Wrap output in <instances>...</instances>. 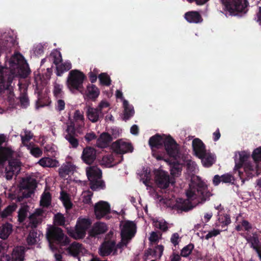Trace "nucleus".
Masks as SVG:
<instances>
[{
    "mask_svg": "<svg viewBox=\"0 0 261 261\" xmlns=\"http://www.w3.org/2000/svg\"><path fill=\"white\" fill-rule=\"evenodd\" d=\"M60 199L66 209H69L72 207V203L70 201L69 196L64 192H61Z\"/></svg>",
    "mask_w": 261,
    "mask_h": 261,
    "instance_id": "obj_48",
    "label": "nucleus"
},
{
    "mask_svg": "<svg viewBox=\"0 0 261 261\" xmlns=\"http://www.w3.org/2000/svg\"><path fill=\"white\" fill-rule=\"evenodd\" d=\"M29 211V207L27 205H22L19 210L18 217V221L20 222H23L28 215Z\"/></svg>",
    "mask_w": 261,
    "mask_h": 261,
    "instance_id": "obj_43",
    "label": "nucleus"
},
{
    "mask_svg": "<svg viewBox=\"0 0 261 261\" xmlns=\"http://www.w3.org/2000/svg\"><path fill=\"white\" fill-rule=\"evenodd\" d=\"M65 103L62 99H58L56 104V109L59 111H61L65 109Z\"/></svg>",
    "mask_w": 261,
    "mask_h": 261,
    "instance_id": "obj_62",
    "label": "nucleus"
},
{
    "mask_svg": "<svg viewBox=\"0 0 261 261\" xmlns=\"http://www.w3.org/2000/svg\"><path fill=\"white\" fill-rule=\"evenodd\" d=\"M70 168L72 170H73L74 168H75V167L70 165H66V166L62 167L59 169V174L62 177H66V175L69 174V169Z\"/></svg>",
    "mask_w": 261,
    "mask_h": 261,
    "instance_id": "obj_53",
    "label": "nucleus"
},
{
    "mask_svg": "<svg viewBox=\"0 0 261 261\" xmlns=\"http://www.w3.org/2000/svg\"><path fill=\"white\" fill-rule=\"evenodd\" d=\"M81 158L84 162L91 164L96 159V150L91 147H87L83 149Z\"/></svg>",
    "mask_w": 261,
    "mask_h": 261,
    "instance_id": "obj_19",
    "label": "nucleus"
},
{
    "mask_svg": "<svg viewBox=\"0 0 261 261\" xmlns=\"http://www.w3.org/2000/svg\"><path fill=\"white\" fill-rule=\"evenodd\" d=\"M100 94L99 89L95 85L89 84L87 86L86 95L87 98L95 101Z\"/></svg>",
    "mask_w": 261,
    "mask_h": 261,
    "instance_id": "obj_24",
    "label": "nucleus"
},
{
    "mask_svg": "<svg viewBox=\"0 0 261 261\" xmlns=\"http://www.w3.org/2000/svg\"><path fill=\"white\" fill-rule=\"evenodd\" d=\"M110 204L103 201L96 203L94 206V213L96 218L100 219L105 217L110 212Z\"/></svg>",
    "mask_w": 261,
    "mask_h": 261,
    "instance_id": "obj_15",
    "label": "nucleus"
},
{
    "mask_svg": "<svg viewBox=\"0 0 261 261\" xmlns=\"http://www.w3.org/2000/svg\"><path fill=\"white\" fill-rule=\"evenodd\" d=\"M112 148L115 152L119 154L132 152L133 151L131 143L122 139L114 142L112 145Z\"/></svg>",
    "mask_w": 261,
    "mask_h": 261,
    "instance_id": "obj_13",
    "label": "nucleus"
},
{
    "mask_svg": "<svg viewBox=\"0 0 261 261\" xmlns=\"http://www.w3.org/2000/svg\"><path fill=\"white\" fill-rule=\"evenodd\" d=\"M27 148L30 150V153L36 158H38L42 155V150L33 143H29V145Z\"/></svg>",
    "mask_w": 261,
    "mask_h": 261,
    "instance_id": "obj_42",
    "label": "nucleus"
},
{
    "mask_svg": "<svg viewBox=\"0 0 261 261\" xmlns=\"http://www.w3.org/2000/svg\"><path fill=\"white\" fill-rule=\"evenodd\" d=\"M17 207V205L15 204L8 206L5 210L2 212L1 215L3 218H5L10 215L13 211H14Z\"/></svg>",
    "mask_w": 261,
    "mask_h": 261,
    "instance_id": "obj_55",
    "label": "nucleus"
},
{
    "mask_svg": "<svg viewBox=\"0 0 261 261\" xmlns=\"http://www.w3.org/2000/svg\"><path fill=\"white\" fill-rule=\"evenodd\" d=\"M33 134L30 131L24 130L23 133L20 135L22 144L27 147L29 145L28 142L33 138Z\"/></svg>",
    "mask_w": 261,
    "mask_h": 261,
    "instance_id": "obj_40",
    "label": "nucleus"
},
{
    "mask_svg": "<svg viewBox=\"0 0 261 261\" xmlns=\"http://www.w3.org/2000/svg\"><path fill=\"white\" fill-rule=\"evenodd\" d=\"M86 76L83 72L74 69L71 70L67 79V86L70 91L76 90L82 92L84 89L83 83Z\"/></svg>",
    "mask_w": 261,
    "mask_h": 261,
    "instance_id": "obj_5",
    "label": "nucleus"
},
{
    "mask_svg": "<svg viewBox=\"0 0 261 261\" xmlns=\"http://www.w3.org/2000/svg\"><path fill=\"white\" fill-rule=\"evenodd\" d=\"M113 138L108 133H103L97 140V145L99 147H105L111 141Z\"/></svg>",
    "mask_w": 261,
    "mask_h": 261,
    "instance_id": "obj_30",
    "label": "nucleus"
},
{
    "mask_svg": "<svg viewBox=\"0 0 261 261\" xmlns=\"http://www.w3.org/2000/svg\"><path fill=\"white\" fill-rule=\"evenodd\" d=\"M155 181L159 187L166 188L170 184L169 176L167 172L163 170H158L155 172Z\"/></svg>",
    "mask_w": 261,
    "mask_h": 261,
    "instance_id": "obj_16",
    "label": "nucleus"
},
{
    "mask_svg": "<svg viewBox=\"0 0 261 261\" xmlns=\"http://www.w3.org/2000/svg\"><path fill=\"white\" fill-rule=\"evenodd\" d=\"M68 252L73 256L84 254L86 250L78 243H73L67 249Z\"/></svg>",
    "mask_w": 261,
    "mask_h": 261,
    "instance_id": "obj_27",
    "label": "nucleus"
},
{
    "mask_svg": "<svg viewBox=\"0 0 261 261\" xmlns=\"http://www.w3.org/2000/svg\"><path fill=\"white\" fill-rule=\"evenodd\" d=\"M20 190H22L23 197L25 198L29 197L33 193L34 185L32 184H29L27 179H23L20 185Z\"/></svg>",
    "mask_w": 261,
    "mask_h": 261,
    "instance_id": "obj_23",
    "label": "nucleus"
},
{
    "mask_svg": "<svg viewBox=\"0 0 261 261\" xmlns=\"http://www.w3.org/2000/svg\"><path fill=\"white\" fill-rule=\"evenodd\" d=\"M233 176L229 173L225 174L221 176V181L222 182L230 183L233 182Z\"/></svg>",
    "mask_w": 261,
    "mask_h": 261,
    "instance_id": "obj_58",
    "label": "nucleus"
},
{
    "mask_svg": "<svg viewBox=\"0 0 261 261\" xmlns=\"http://www.w3.org/2000/svg\"><path fill=\"white\" fill-rule=\"evenodd\" d=\"M220 230L217 229H214L211 231H209L205 236V238L206 240H208L209 239L217 236L220 233Z\"/></svg>",
    "mask_w": 261,
    "mask_h": 261,
    "instance_id": "obj_60",
    "label": "nucleus"
},
{
    "mask_svg": "<svg viewBox=\"0 0 261 261\" xmlns=\"http://www.w3.org/2000/svg\"><path fill=\"white\" fill-rule=\"evenodd\" d=\"M184 18L189 23H198L203 21L201 14L196 11L186 12L184 15Z\"/></svg>",
    "mask_w": 261,
    "mask_h": 261,
    "instance_id": "obj_22",
    "label": "nucleus"
},
{
    "mask_svg": "<svg viewBox=\"0 0 261 261\" xmlns=\"http://www.w3.org/2000/svg\"><path fill=\"white\" fill-rule=\"evenodd\" d=\"M121 228V242L118 244L119 248H121L129 242L135 236L136 232V224L132 221H125L120 223Z\"/></svg>",
    "mask_w": 261,
    "mask_h": 261,
    "instance_id": "obj_10",
    "label": "nucleus"
},
{
    "mask_svg": "<svg viewBox=\"0 0 261 261\" xmlns=\"http://www.w3.org/2000/svg\"><path fill=\"white\" fill-rule=\"evenodd\" d=\"M49 58L56 66L62 61L61 53L57 50L51 53Z\"/></svg>",
    "mask_w": 261,
    "mask_h": 261,
    "instance_id": "obj_38",
    "label": "nucleus"
},
{
    "mask_svg": "<svg viewBox=\"0 0 261 261\" xmlns=\"http://www.w3.org/2000/svg\"><path fill=\"white\" fill-rule=\"evenodd\" d=\"M45 216V213L42 209H37L29 217L30 224L31 227H37L39 224L41 223Z\"/></svg>",
    "mask_w": 261,
    "mask_h": 261,
    "instance_id": "obj_18",
    "label": "nucleus"
},
{
    "mask_svg": "<svg viewBox=\"0 0 261 261\" xmlns=\"http://www.w3.org/2000/svg\"><path fill=\"white\" fill-rule=\"evenodd\" d=\"M123 106L124 110V114H134L135 113L134 107L130 105L127 100L125 99L123 100Z\"/></svg>",
    "mask_w": 261,
    "mask_h": 261,
    "instance_id": "obj_51",
    "label": "nucleus"
},
{
    "mask_svg": "<svg viewBox=\"0 0 261 261\" xmlns=\"http://www.w3.org/2000/svg\"><path fill=\"white\" fill-rule=\"evenodd\" d=\"M193 246L192 245H189L185 247L181 251V255L184 257H187L191 252Z\"/></svg>",
    "mask_w": 261,
    "mask_h": 261,
    "instance_id": "obj_59",
    "label": "nucleus"
},
{
    "mask_svg": "<svg viewBox=\"0 0 261 261\" xmlns=\"http://www.w3.org/2000/svg\"><path fill=\"white\" fill-rule=\"evenodd\" d=\"M163 251L164 246L163 245H158L154 248V255L160 259L163 254Z\"/></svg>",
    "mask_w": 261,
    "mask_h": 261,
    "instance_id": "obj_57",
    "label": "nucleus"
},
{
    "mask_svg": "<svg viewBox=\"0 0 261 261\" xmlns=\"http://www.w3.org/2000/svg\"><path fill=\"white\" fill-rule=\"evenodd\" d=\"M21 163L18 160L14 159L9 161V165L6 168V177L7 179L12 178L13 175L17 174L20 170Z\"/></svg>",
    "mask_w": 261,
    "mask_h": 261,
    "instance_id": "obj_14",
    "label": "nucleus"
},
{
    "mask_svg": "<svg viewBox=\"0 0 261 261\" xmlns=\"http://www.w3.org/2000/svg\"><path fill=\"white\" fill-rule=\"evenodd\" d=\"M219 222L222 224V226H226L230 223V218L227 215L220 216L218 218Z\"/></svg>",
    "mask_w": 261,
    "mask_h": 261,
    "instance_id": "obj_56",
    "label": "nucleus"
},
{
    "mask_svg": "<svg viewBox=\"0 0 261 261\" xmlns=\"http://www.w3.org/2000/svg\"><path fill=\"white\" fill-rule=\"evenodd\" d=\"M13 44L11 41L7 40L0 41V53L9 52L11 50Z\"/></svg>",
    "mask_w": 261,
    "mask_h": 261,
    "instance_id": "obj_41",
    "label": "nucleus"
},
{
    "mask_svg": "<svg viewBox=\"0 0 261 261\" xmlns=\"http://www.w3.org/2000/svg\"><path fill=\"white\" fill-rule=\"evenodd\" d=\"M21 107L27 108L30 104L29 97L27 94V89L25 88L21 92L19 97Z\"/></svg>",
    "mask_w": 261,
    "mask_h": 261,
    "instance_id": "obj_36",
    "label": "nucleus"
},
{
    "mask_svg": "<svg viewBox=\"0 0 261 261\" xmlns=\"http://www.w3.org/2000/svg\"><path fill=\"white\" fill-rule=\"evenodd\" d=\"M222 3L231 15L240 13L245 14L248 11L249 3L247 0H221Z\"/></svg>",
    "mask_w": 261,
    "mask_h": 261,
    "instance_id": "obj_8",
    "label": "nucleus"
},
{
    "mask_svg": "<svg viewBox=\"0 0 261 261\" xmlns=\"http://www.w3.org/2000/svg\"><path fill=\"white\" fill-rule=\"evenodd\" d=\"M87 177L90 181V187L93 190H99L105 188V183L99 182L98 187L95 185V180L100 178L101 170L96 166L88 167L86 169Z\"/></svg>",
    "mask_w": 261,
    "mask_h": 261,
    "instance_id": "obj_11",
    "label": "nucleus"
},
{
    "mask_svg": "<svg viewBox=\"0 0 261 261\" xmlns=\"http://www.w3.org/2000/svg\"><path fill=\"white\" fill-rule=\"evenodd\" d=\"M92 195L93 194L91 191H87L83 192L81 197L83 202L85 204H91Z\"/></svg>",
    "mask_w": 261,
    "mask_h": 261,
    "instance_id": "obj_50",
    "label": "nucleus"
},
{
    "mask_svg": "<svg viewBox=\"0 0 261 261\" xmlns=\"http://www.w3.org/2000/svg\"><path fill=\"white\" fill-rule=\"evenodd\" d=\"M98 78L102 85L109 86L111 84L110 77L107 73H101L99 74Z\"/></svg>",
    "mask_w": 261,
    "mask_h": 261,
    "instance_id": "obj_46",
    "label": "nucleus"
},
{
    "mask_svg": "<svg viewBox=\"0 0 261 261\" xmlns=\"http://www.w3.org/2000/svg\"><path fill=\"white\" fill-rule=\"evenodd\" d=\"M109 102L106 101H101L96 109L89 107L86 114H104L105 111H103V109L109 108Z\"/></svg>",
    "mask_w": 261,
    "mask_h": 261,
    "instance_id": "obj_25",
    "label": "nucleus"
},
{
    "mask_svg": "<svg viewBox=\"0 0 261 261\" xmlns=\"http://www.w3.org/2000/svg\"><path fill=\"white\" fill-rule=\"evenodd\" d=\"M4 249L0 245V261H23L24 258V248L17 247L13 249L11 258L7 254H4Z\"/></svg>",
    "mask_w": 261,
    "mask_h": 261,
    "instance_id": "obj_12",
    "label": "nucleus"
},
{
    "mask_svg": "<svg viewBox=\"0 0 261 261\" xmlns=\"http://www.w3.org/2000/svg\"><path fill=\"white\" fill-rule=\"evenodd\" d=\"M114 161V156L113 154H107L103 156L101 164L106 167H110L114 165L116 163L113 164Z\"/></svg>",
    "mask_w": 261,
    "mask_h": 261,
    "instance_id": "obj_39",
    "label": "nucleus"
},
{
    "mask_svg": "<svg viewBox=\"0 0 261 261\" xmlns=\"http://www.w3.org/2000/svg\"><path fill=\"white\" fill-rule=\"evenodd\" d=\"M54 88L53 92L54 96L57 98L63 97L64 91H63V86L56 81L53 85Z\"/></svg>",
    "mask_w": 261,
    "mask_h": 261,
    "instance_id": "obj_35",
    "label": "nucleus"
},
{
    "mask_svg": "<svg viewBox=\"0 0 261 261\" xmlns=\"http://www.w3.org/2000/svg\"><path fill=\"white\" fill-rule=\"evenodd\" d=\"M245 239L247 242L250 244L251 247H252L257 254L259 251L258 248L259 240L257 234L256 233H253L251 235L248 233L245 236Z\"/></svg>",
    "mask_w": 261,
    "mask_h": 261,
    "instance_id": "obj_26",
    "label": "nucleus"
},
{
    "mask_svg": "<svg viewBox=\"0 0 261 261\" xmlns=\"http://www.w3.org/2000/svg\"><path fill=\"white\" fill-rule=\"evenodd\" d=\"M153 226L163 231H165L167 229V223L163 219H153Z\"/></svg>",
    "mask_w": 261,
    "mask_h": 261,
    "instance_id": "obj_47",
    "label": "nucleus"
},
{
    "mask_svg": "<svg viewBox=\"0 0 261 261\" xmlns=\"http://www.w3.org/2000/svg\"><path fill=\"white\" fill-rule=\"evenodd\" d=\"M41 234L34 230L31 231L27 238V242L29 245L37 244L40 241Z\"/></svg>",
    "mask_w": 261,
    "mask_h": 261,
    "instance_id": "obj_33",
    "label": "nucleus"
},
{
    "mask_svg": "<svg viewBox=\"0 0 261 261\" xmlns=\"http://www.w3.org/2000/svg\"><path fill=\"white\" fill-rule=\"evenodd\" d=\"M38 163L40 166L44 167H55L59 165L58 161L48 157L41 159Z\"/></svg>",
    "mask_w": 261,
    "mask_h": 261,
    "instance_id": "obj_29",
    "label": "nucleus"
},
{
    "mask_svg": "<svg viewBox=\"0 0 261 261\" xmlns=\"http://www.w3.org/2000/svg\"><path fill=\"white\" fill-rule=\"evenodd\" d=\"M51 195L48 192H44L41 197L40 205L43 207L48 206L51 203Z\"/></svg>",
    "mask_w": 261,
    "mask_h": 261,
    "instance_id": "obj_37",
    "label": "nucleus"
},
{
    "mask_svg": "<svg viewBox=\"0 0 261 261\" xmlns=\"http://www.w3.org/2000/svg\"><path fill=\"white\" fill-rule=\"evenodd\" d=\"M187 199L166 197L160 200L161 203L172 209L187 211L203 203L212 194L207 190V186L202 182H192L189 185L186 193Z\"/></svg>",
    "mask_w": 261,
    "mask_h": 261,
    "instance_id": "obj_2",
    "label": "nucleus"
},
{
    "mask_svg": "<svg viewBox=\"0 0 261 261\" xmlns=\"http://www.w3.org/2000/svg\"><path fill=\"white\" fill-rule=\"evenodd\" d=\"M12 231V225L10 223H5L0 226V238L5 240L8 238Z\"/></svg>",
    "mask_w": 261,
    "mask_h": 261,
    "instance_id": "obj_31",
    "label": "nucleus"
},
{
    "mask_svg": "<svg viewBox=\"0 0 261 261\" xmlns=\"http://www.w3.org/2000/svg\"><path fill=\"white\" fill-rule=\"evenodd\" d=\"M31 70L21 55L14 56L10 61V68L0 66V95L10 102L14 100L12 82L15 77H27Z\"/></svg>",
    "mask_w": 261,
    "mask_h": 261,
    "instance_id": "obj_1",
    "label": "nucleus"
},
{
    "mask_svg": "<svg viewBox=\"0 0 261 261\" xmlns=\"http://www.w3.org/2000/svg\"><path fill=\"white\" fill-rule=\"evenodd\" d=\"M182 165L178 163H173L171 166V174L174 177L178 176L181 173Z\"/></svg>",
    "mask_w": 261,
    "mask_h": 261,
    "instance_id": "obj_45",
    "label": "nucleus"
},
{
    "mask_svg": "<svg viewBox=\"0 0 261 261\" xmlns=\"http://www.w3.org/2000/svg\"><path fill=\"white\" fill-rule=\"evenodd\" d=\"M149 144L152 148H160L164 145L166 152L171 157L175 158L178 154V145L170 136L157 134L150 138Z\"/></svg>",
    "mask_w": 261,
    "mask_h": 261,
    "instance_id": "obj_4",
    "label": "nucleus"
},
{
    "mask_svg": "<svg viewBox=\"0 0 261 261\" xmlns=\"http://www.w3.org/2000/svg\"><path fill=\"white\" fill-rule=\"evenodd\" d=\"M72 67L71 63L70 62L66 61L58 64L56 66V74L57 76H61L63 73L69 70Z\"/></svg>",
    "mask_w": 261,
    "mask_h": 261,
    "instance_id": "obj_32",
    "label": "nucleus"
},
{
    "mask_svg": "<svg viewBox=\"0 0 261 261\" xmlns=\"http://www.w3.org/2000/svg\"><path fill=\"white\" fill-rule=\"evenodd\" d=\"M140 174V179L143 182L144 185L147 187V189L148 190L150 189V190L152 189V188L149 186L148 184V181L150 179V171L146 169H143L142 172Z\"/></svg>",
    "mask_w": 261,
    "mask_h": 261,
    "instance_id": "obj_34",
    "label": "nucleus"
},
{
    "mask_svg": "<svg viewBox=\"0 0 261 261\" xmlns=\"http://www.w3.org/2000/svg\"><path fill=\"white\" fill-rule=\"evenodd\" d=\"M161 234L156 232H152L150 233L149 240L151 242H156L160 239Z\"/></svg>",
    "mask_w": 261,
    "mask_h": 261,
    "instance_id": "obj_61",
    "label": "nucleus"
},
{
    "mask_svg": "<svg viewBox=\"0 0 261 261\" xmlns=\"http://www.w3.org/2000/svg\"><path fill=\"white\" fill-rule=\"evenodd\" d=\"M108 227L106 224L103 223H97L93 227L90 232L91 236H96L98 234L103 233L107 230Z\"/></svg>",
    "mask_w": 261,
    "mask_h": 261,
    "instance_id": "obj_28",
    "label": "nucleus"
},
{
    "mask_svg": "<svg viewBox=\"0 0 261 261\" xmlns=\"http://www.w3.org/2000/svg\"><path fill=\"white\" fill-rule=\"evenodd\" d=\"M221 181V176H220L218 175H216L214 176L213 179V183L215 186H218Z\"/></svg>",
    "mask_w": 261,
    "mask_h": 261,
    "instance_id": "obj_64",
    "label": "nucleus"
},
{
    "mask_svg": "<svg viewBox=\"0 0 261 261\" xmlns=\"http://www.w3.org/2000/svg\"><path fill=\"white\" fill-rule=\"evenodd\" d=\"M181 237L177 232L173 233L170 238V241L173 245L176 247L181 242Z\"/></svg>",
    "mask_w": 261,
    "mask_h": 261,
    "instance_id": "obj_54",
    "label": "nucleus"
},
{
    "mask_svg": "<svg viewBox=\"0 0 261 261\" xmlns=\"http://www.w3.org/2000/svg\"><path fill=\"white\" fill-rule=\"evenodd\" d=\"M117 247L113 241H108L103 243L99 248V253L101 256H105L111 253L115 254Z\"/></svg>",
    "mask_w": 261,
    "mask_h": 261,
    "instance_id": "obj_17",
    "label": "nucleus"
},
{
    "mask_svg": "<svg viewBox=\"0 0 261 261\" xmlns=\"http://www.w3.org/2000/svg\"><path fill=\"white\" fill-rule=\"evenodd\" d=\"M46 237L49 244L50 249L53 251L54 245L55 243L62 246L69 243V239L64 234L61 228L49 226L47 229Z\"/></svg>",
    "mask_w": 261,
    "mask_h": 261,
    "instance_id": "obj_6",
    "label": "nucleus"
},
{
    "mask_svg": "<svg viewBox=\"0 0 261 261\" xmlns=\"http://www.w3.org/2000/svg\"><path fill=\"white\" fill-rule=\"evenodd\" d=\"M192 147L194 154L197 158L201 156V155L207 150L203 142L198 138H195L192 141Z\"/></svg>",
    "mask_w": 261,
    "mask_h": 261,
    "instance_id": "obj_21",
    "label": "nucleus"
},
{
    "mask_svg": "<svg viewBox=\"0 0 261 261\" xmlns=\"http://www.w3.org/2000/svg\"><path fill=\"white\" fill-rule=\"evenodd\" d=\"M91 224V221L89 218L80 217L77 220L74 229L67 228V232L75 239H82L85 236Z\"/></svg>",
    "mask_w": 261,
    "mask_h": 261,
    "instance_id": "obj_9",
    "label": "nucleus"
},
{
    "mask_svg": "<svg viewBox=\"0 0 261 261\" xmlns=\"http://www.w3.org/2000/svg\"><path fill=\"white\" fill-rule=\"evenodd\" d=\"M187 171L189 174L196 173L198 171V167L195 162L189 160L187 162Z\"/></svg>",
    "mask_w": 261,
    "mask_h": 261,
    "instance_id": "obj_49",
    "label": "nucleus"
},
{
    "mask_svg": "<svg viewBox=\"0 0 261 261\" xmlns=\"http://www.w3.org/2000/svg\"><path fill=\"white\" fill-rule=\"evenodd\" d=\"M43 46L41 44H38L34 48V53L37 55L43 54Z\"/></svg>",
    "mask_w": 261,
    "mask_h": 261,
    "instance_id": "obj_63",
    "label": "nucleus"
},
{
    "mask_svg": "<svg viewBox=\"0 0 261 261\" xmlns=\"http://www.w3.org/2000/svg\"><path fill=\"white\" fill-rule=\"evenodd\" d=\"M12 154L9 148H0V163L9 158Z\"/></svg>",
    "mask_w": 261,
    "mask_h": 261,
    "instance_id": "obj_44",
    "label": "nucleus"
},
{
    "mask_svg": "<svg viewBox=\"0 0 261 261\" xmlns=\"http://www.w3.org/2000/svg\"><path fill=\"white\" fill-rule=\"evenodd\" d=\"M201 160L202 165L205 167H210L216 162V157L215 154L212 153L209 150L206 151L201 156H199Z\"/></svg>",
    "mask_w": 261,
    "mask_h": 261,
    "instance_id": "obj_20",
    "label": "nucleus"
},
{
    "mask_svg": "<svg viewBox=\"0 0 261 261\" xmlns=\"http://www.w3.org/2000/svg\"><path fill=\"white\" fill-rule=\"evenodd\" d=\"M65 219L64 216L60 213H58L54 216V223L57 225H63L65 224Z\"/></svg>",
    "mask_w": 261,
    "mask_h": 261,
    "instance_id": "obj_52",
    "label": "nucleus"
},
{
    "mask_svg": "<svg viewBox=\"0 0 261 261\" xmlns=\"http://www.w3.org/2000/svg\"><path fill=\"white\" fill-rule=\"evenodd\" d=\"M69 119L67 122V127L64 133L65 138L69 142L70 145L73 148H76L79 142L74 137L75 126L77 124L78 121H82L83 115H66Z\"/></svg>",
    "mask_w": 261,
    "mask_h": 261,
    "instance_id": "obj_7",
    "label": "nucleus"
},
{
    "mask_svg": "<svg viewBox=\"0 0 261 261\" xmlns=\"http://www.w3.org/2000/svg\"><path fill=\"white\" fill-rule=\"evenodd\" d=\"M251 154L248 151L235 153L234 171L238 172L242 182L258 175L261 171V146L255 149L251 154L253 161L250 160Z\"/></svg>",
    "mask_w": 261,
    "mask_h": 261,
    "instance_id": "obj_3",
    "label": "nucleus"
}]
</instances>
